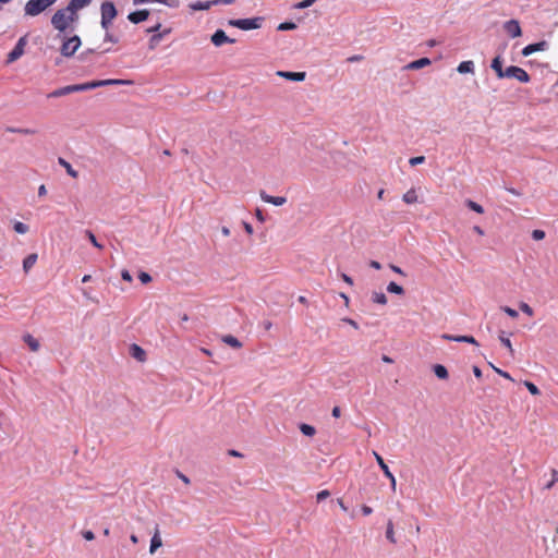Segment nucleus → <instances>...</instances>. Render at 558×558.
Returning <instances> with one entry per match:
<instances>
[{
  "label": "nucleus",
  "mask_w": 558,
  "mask_h": 558,
  "mask_svg": "<svg viewBox=\"0 0 558 558\" xmlns=\"http://www.w3.org/2000/svg\"><path fill=\"white\" fill-rule=\"evenodd\" d=\"M117 16V9L110 1H106L101 4V26L108 31L112 20Z\"/></svg>",
  "instance_id": "5"
},
{
  "label": "nucleus",
  "mask_w": 558,
  "mask_h": 558,
  "mask_svg": "<svg viewBox=\"0 0 558 558\" xmlns=\"http://www.w3.org/2000/svg\"><path fill=\"white\" fill-rule=\"evenodd\" d=\"M505 29L512 38L520 37L522 34L521 26L517 20L506 22Z\"/></svg>",
  "instance_id": "10"
},
{
  "label": "nucleus",
  "mask_w": 558,
  "mask_h": 558,
  "mask_svg": "<svg viewBox=\"0 0 558 558\" xmlns=\"http://www.w3.org/2000/svg\"><path fill=\"white\" fill-rule=\"evenodd\" d=\"M547 48H548V43L546 40H542V41H538L535 44H530V45L525 46L522 49L521 53H522V56L527 57L537 51H545V50H547Z\"/></svg>",
  "instance_id": "9"
},
{
  "label": "nucleus",
  "mask_w": 558,
  "mask_h": 558,
  "mask_svg": "<svg viewBox=\"0 0 558 558\" xmlns=\"http://www.w3.org/2000/svg\"><path fill=\"white\" fill-rule=\"evenodd\" d=\"M24 341L27 343V345L29 347V349L33 351V352H36L39 350V342L37 339H35L32 335H25L24 336Z\"/></svg>",
  "instance_id": "26"
},
{
  "label": "nucleus",
  "mask_w": 558,
  "mask_h": 558,
  "mask_svg": "<svg viewBox=\"0 0 558 558\" xmlns=\"http://www.w3.org/2000/svg\"><path fill=\"white\" fill-rule=\"evenodd\" d=\"M490 66L496 72V75L498 76V78H504L505 77V70L502 69V58H501V56L495 57L493 59V61H492Z\"/></svg>",
  "instance_id": "15"
},
{
  "label": "nucleus",
  "mask_w": 558,
  "mask_h": 558,
  "mask_svg": "<svg viewBox=\"0 0 558 558\" xmlns=\"http://www.w3.org/2000/svg\"><path fill=\"white\" fill-rule=\"evenodd\" d=\"M520 310L526 314L527 316H533L534 315V311L533 308L525 302H521L520 305H519Z\"/></svg>",
  "instance_id": "39"
},
{
  "label": "nucleus",
  "mask_w": 558,
  "mask_h": 558,
  "mask_svg": "<svg viewBox=\"0 0 558 558\" xmlns=\"http://www.w3.org/2000/svg\"><path fill=\"white\" fill-rule=\"evenodd\" d=\"M10 132L23 134V135H32L35 134V131L32 129H9Z\"/></svg>",
  "instance_id": "41"
},
{
  "label": "nucleus",
  "mask_w": 558,
  "mask_h": 558,
  "mask_svg": "<svg viewBox=\"0 0 558 558\" xmlns=\"http://www.w3.org/2000/svg\"><path fill=\"white\" fill-rule=\"evenodd\" d=\"M92 2V0H71L68 4L74 12L77 13L78 10L85 8Z\"/></svg>",
  "instance_id": "21"
},
{
  "label": "nucleus",
  "mask_w": 558,
  "mask_h": 558,
  "mask_svg": "<svg viewBox=\"0 0 558 558\" xmlns=\"http://www.w3.org/2000/svg\"><path fill=\"white\" fill-rule=\"evenodd\" d=\"M390 268H391V270H392V271H395L396 274H399V275H401V276H404V275H405V274L403 272V270H402L400 267L396 266V265H390Z\"/></svg>",
  "instance_id": "58"
},
{
  "label": "nucleus",
  "mask_w": 558,
  "mask_h": 558,
  "mask_svg": "<svg viewBox=\"0 0 558 558\" xmlns=\"http://www.w3.org/2000/svg\"><path fill=\"white\" fill-rule=\"evenodd\" d=\"M458 72L461 73V74H464V73H473L474 72V63L473 61H462L459 65H458Z\"/></svg>",
  "instance_id": "22"
},
{
  "label": "nucleus",
  "mask_w": 558,
  "mask_h": 558,
  "mask_svg": "<svg viewBox=\"0 0 558 558\" xmlns=\"http://www.w3.org/2000/svg\"><path fill=\"white\" fill-rule=\"evenodd\" d=\"M138 279L141 280L142 283H148L151 281V277L149 274L147 272H144L142 271L140 275H138Z\"/></svg>",
  "instance_id": "46"
},
{
  "label": "nucleus",
  "mask_w": 558,
  "mask_h": 558,
  "mask_svg": "<svg viewBox=\"0 0 558 558\" xmlns=\"http://www.w3.org/2000/svg\"><path fill=\"white\" fill-rule=\"evenodd\" d=\"M78 20V14L71 8L58 10L51 17L52 26L59 32H65Z\"/></svg>",
  "instance_id": "2"
},
{
  "label": "nucleus",
  "mask_w": 558,
  "mask_h": 558,
  "mask_svg": "<svg viewBox=\"0 0 558 558\" xmlns=\"http://www.w3.org/2000/svg\"><path fill=\"white\" fill-rule=\"evenodd\" d=\"M86 235L88 236L89 241L92 242V244L101 250L102 248V245L97 241L96 236L94 235V233L92 231H86Z\"/></svg>",
  "instance_id": "40"
},
{
  "label": "nucleus",
  "mask_w": 558,
  "mask_h": 558,
  "mask_svg": "<svg viewBox=\"0 0 558 558\" xmlns=\"http://www.w3.org/2000/svg\"><path fill=\"white\" fill-rule=\"evenodd\" d=\"M441 338L445 340H448V341L466 342V343L478 345L476 339L472 336H452L449 333H444L441 336Z\"/></svg>",
  "instance_id": "13"
},
{
  "label": "nucleus",
  "mask_w": 558,
  "mask_h": 558,
  "mask_svg": "<svg viewBox=\"0 0 558 558\" xmlns=\"http://www.w3.org/2000/svg\"><path fill=\"white\" fill-rule=\"evenodd\" d=\"M148 15H149V12L147 10H138V11L130 13L128 19L132 23L137 24V23H141L143 21H146Z\"/></svg>",
  "instance_id": "14"
},
{
  "label": "nucleus",
  "mask_w": 558,
  "mask_h": 558,
  "mask_svg": "<svg viewBox=\"0 0 558 558\" xmlns=\"http://www.w3.org/2000/svg\"><path fill=\"white\" fill-rule=\"evenodd\" d=\"M105 40H106V41H111V43H117V41H118V39H117V38H114V37H113L110 33H108V32L106 33Z\"/></svg>",
  "instance_id": "59"
},
{
  "label": "nucleus",
  "mask_w": 558,
  "mask_h": 558,
  "mask_svg": "<svg viewBox=\"0 0 558 558\" xmlns=\"http://www.w3.org/2000/svg\"><path fill=\"white\" fill-rule=\"evenodd\" d=\"M430 64V60L428 58H421L418 60L412 61L407 65V69L410 70H418L424 66H427Z\"/></svg>",
  "instance_id": "18"
},
{
  "label": "nucleus",
  "mask_w": 558,
  "mask_h": 558,
  "mask_svg": "<svg viewBox=\"0 0 558 558\" xmlns=\"http://www.w3.org/2000/svg\"><path fill=\"white\" fill-rule=\"evenodd\" d=\"M37 262V254H29L24 260H23V269L25 272H28V270L36 264Z\"/></svg>",
  "instance_id": "23"
},
{
  "label": "nucleus",
  "mask_w": 558,
  "mask_h": 558,
  "mask_svg": "<svg viewBox=\"0 0 558 558\" xmlns=\"http://www.w3.org/2000/svg\"><path fill=\"white\" fill-rule=\"evenodd\" d=\"M222 341L234 349H240L242 347V343L231 335L225 336Z\"/></svg>",
  "instance_id": "28"
},
{
  "label": "nucleus",
  "mask_w": 558,
  "mask_h": 558,
  "mask_svg": "<svg viewBox=\"0 0 558 558\" xmlns=\"http://www.w3.org/2000/svg\"><path fill=\"white\" fill-rule=\"evenodd\" d=\"M133 81L131 80H120V78H107V80H98V81H90L82 84H74V85H68L60 87L58 89H54L53 92L48 94V98H57L62 97L72 93L77 92H85L89 89H94L97 87L102 86H110V85H132Z\"/></svg>",
  "instance_id": "1"
},
{
  "label": "nucleus",
  "mask_w": 558,
  "mask_h": 558,
  "mask_svg": "<svg viewBox=\"0 0 558 558\" xmlns=\"http://www.w3.org/2000/svg\"><path fill=\"white\" fill-rule=\"evenodd\" d=\"M499 340H500L501 344L505 345L508 349L510 355L513 356L514 355V350L512 348L510 339L508 337H506L504 335V332H501L499 335Z\"/></svg>",
  "instance_id": "33"
},
{
  "label": "nucleus",
  "mask_w": 558,
  "mask_h": 558,
  "mask_svg": "<svg viewBox=\"0 0 558 558\" xmlns=\"http://www.w3.org/2000/svg\"><path fill=\"white\" fill-rule=\"evenodd\" d=\"M473 374L475 377L481 378L482 377V371L478 366H473Z\"/></svg>",
  "instance_id": "61"
},
{
  "label": "nucleus",
  "mask_w": 558,
  "mask_h": 558,
  "mask_svg": "<svg viewBox=\"0 0 558 558\" xmlns=\"http://www.w3.org/2000/svg\"><path fill=\"white\" fill-rule=\"evenodd\" d=\"M341 278H342V280H343L345 283H348L349 286H352V284H353V280H352V278H351L350 276H348V275H345V274H342V275H341Z\"/></svg>",
  "instance_id": "57"
},
{
  "label": "nucleus",
  "mask_w": 558,
  "mask_h": 558,
  "mask_svg": "<svg viewBox=\"0 0 558 558\" xmlns=\"http://www.w3.org/2000/svg\"><path fill=\"white\" fill-rule=\"evenodd\" d=\"M81 46V39L78 36H73V37H70L68 38L61 46V53L62 56L64 57H71L75 53V51L80 48Z\"/></svg>",
  "instance_id": "7"
},
{
  "label": "nucleus",
  "mask_w": 558,
  "mask_h": 558,
  "mask_svg": "<svg viewBox=\"0 0 558 558\" xmlns=\"http://www.w3.org/2000/svg\"><path fill=\"white\" fill-rule=\"evenodd\" d=\"M374 457L378 463V465L380 466V469L383 470L385 476H391V472L388 468V465L386 464V462L384 461L383 457L380 454H378L376 451H374Z\"/></svg>",
  "instance_id": "24"
},
{
  "label": "nucleus",
  "mask_w": 558,
  "mask_h": 558,
  "mask_svg": "<svg viewBox=\"0 0 558 558\" xmlns=\"http://www.w3.org/2000/svg\"><path fill=\"white\" fill-rule=\"evenodd\" d=\"M372 300H373L374 303H377V304H380V305L387 304V301H388L387 296L383 292H374L372 294Z\"/></svg>",
  "instance_id": "34"
},
{
  "label": "nucleus",
  "mask_w": 558,
  "mask_h": 558,
  "mask_svg": "<svg viewBox=\"0 0 558 558\" xmlns=\"http://www.w3.org/2000/svg\"><path fill=\"white\" fill-rule=\"evenodd\" d=\"M131 355L137 361L144 362L146 359L145 351L137 344L131 345Z\"/></svg>",
  "instance_id": "19"
},
{
  "label": "nucleus",
  "mask_w": 558,
  "mask_h": 558,
  "mask_svg": "<svg viewBox=\"0 0 558 558\" xmlns=\"http://www.w3.org/2000/svg\"><path fill=\"white\" fill-rule=\"evenodd\" d=\"M505 77L515 78L521 83H529L531 80L529 73L524 69L515 65H510L505 69Z\"/></svg>",
  "instance_id": "6"
},
{
  "label": "nucleus",
  "mask_w": 558,
  "mask_h": 558,
  "mask_svg": "<svg viewBox=\"0 0 558 558\" xmlns=\"http://www.w3.org/2000/svg\"><path fill=\"white\" fill-rule=\"evenodd\" d=\"M524 386L533 396H538L541 393L539 389L532 381H524Z\"/></svg>",
  "instance_id": "38"
},
{
  "label": "nucleus",
  "mask_w": 558,
  "mask_h": 558,
  "mask_svg": "<svg viewBox=\"0 0 558 558\" xmlns=\"http://www.w3.org/2000/svg\"><path fill=\"white\" fill-rule=\"evenodd\" d=\"M465 205L473 211L477 213V214H483L484 213V208L482 205L477 204L476 202L474 201H471V199H468L465 202Z\"/></svg>",
  "instance_id": "36"
},
{
  "label": "nucleus",
  "mask_w": 558,
  "mask_h": 558,
  "mask_svg": "<svg viewBox=\"0 0 558 558\" xmlns=\"http://www.w3.org/2000/svg\"><path fill=\"white\" fill-rule=\"evenodd\" d=\"M163 34H155L153 35V37L150 38V44L151 46L155 45V44H158L160 41V39L162 38Z\"/></svg>",
  "instance_id": "51"
},
{
  "label": "nucleus",
  "mask_w": 558,
  "mask_h": 558,
  "mask_svg": "<svg viewBox=\"0 0 558 558\" xmlns=\"http://www.w3.org/2000/svg\"><path fill=\"white\" fill-rule=\"evenodd\" d=\"M403 202L407 204H414L417 202V195L415 190L411 189L407 193L403 194Z\"/></svg>",
  "instance_id": "30"
},
{
  "label": "nucleus",
  "mask_w": 558,
  "mask_h": 558,
  "mask_svg": "<svg viewBox=\"0 0 558 558\" xmlns=\"http://www.w3.org/2000/svg\"><path fill=\"white\" fill-rule=\"evenodd\" d=\"M369 266L374 269H380L381 265L377 260H371Z\"/></svg>",
  "instance_id": "63"
},
{
  "label": "nucleus",
  "mask_w": 558,
  "mask_h": 558,
  "mask_svg": "<svg viewBox=\"0 0 558 558\" xmlns=\"http://www.w3.org/2000/svg\"><path fill=\"white\" fill-rule=\"evenodd\" d=\"M434 373L439 379H447L448 378V371L447 368L441 364H436L434 366Z\"/></svg>",
  "instance_id": "29"
},
{
  "label": "nucleus",
  "mask_w": 558,
  "mask_h": 558,
  "mask_svg": "<svg viewBox=\"0 0 558 558\" xmlns=\"http://www.w3.org/2000/svg\"><path fill=\"white\" fill-rule=\"evenodd\" d=\"M316 0H303L294 5L295 9H305L314 4Z\"/></svg>",
  "instance_id": "42"
},
{
  "label": "nucleus",
  "mask_w": 558,
  "mask_h": 558,
  "mask_svg": "<svg viewBox=\"0 0 558 558\" xmlns=\"http://www.w3.org/2000/svg\"><path fill=\"white\" fill-rule=\"evenodd\" d=\"M255 216H256V218H257L259 221H262V222L264 221V216H263V213H262V210H260L259 208H257V209H256V211H255Z\"/></svg>",
  "instance_id": "64"
},
{
  "label": "nucleus",
  "mask_w": 558,
  "mask_h": 558,
  "mask_svg": "<svg viewBox=\"0 0 558 558\" xmlns=\"http://www.w3.org/2000/svg\"><path fill=\"white\" fill-rule=\"evenodd\" d=\"M121 277H122L123 280H125L128 282L132 281V276H131V274L128 270H122Z\"/></svg>",
  "instance_id": "53"
},
{
  "label": "nucleus",
  "mask_w": 558,
  "mask_h": 558,
  "mask_svg": "<svg viewBox=\"0 0 558 558\" xmlns=\"http://www.w3.org/2000/svg\"><path fill=\"white\" fill-rule=\"evenodd\" d=\"M59 163L65 169L69 175H71L74 179L78 177V172L74 170L66 160H64L63 158H59Z\"/></svg>",
  "instance_id": "27"
},
{
  "label": "nucleus",
  "mask_w": 558,
  "mask_h": 558,
  "mask_svg": "<svg viewBox=\"0 0 558 558\" xmlns=\"http://www.w3.org/2000/svg\"><path fill=\"white\" fill-rule=\"evenodd\" d=\"M329 496H330L329 490H326V489H325V490H320V492L317 494L316 498H317V501H323L324 499L328 498Z\"/></svg>",
  "instance_id": "48"
},
{
  "label": "nucleus",
  "mask_w": 558,
  "mask_h": 558,
  "mask_svg": "<svg viewBox=\"0 0 558 558\" xmlns=\"http://www.w3.org/2000/svg\"><path fill=\"white\" fill-rule=\"evenodd\" d=\"M493 368L495 369V372H496L497 374H499V375H500V376H502L504 378H507V379L512 380V377L510 376V374H509V373H507V372H505V371H502V369H500V368H497V367H495V366H493Z\"/></svg>",
  "instance_id": "49"
},
{
  "label": "nucleus",
  "mask_w": 558,
  "mask_h": 558,
  "mask_svg": "<svg viewBox=\"0 0 558 558\" xmlns=\"http://www.w3.org/2000/svg\"><path fill=\"white\" fill-rule=\"evenodd\" d=\"M27 44V38L26 36H22L15 47L12 49V51L8 54V59H7V62L8 63H12L14 61H16L19 58H21L23 54H24V48Z\"/></svg>",
  "instance_id": "8"
},
{
  "label": "nucleus",
  "mask_w": 558,
  "mask_h": 558,
  "mask_svg": "<svg viewBox=\"0 0 558 558\" xmlns=\"http://www.w3.org/2000/svg\"><path fill=\"white\" fill-rule=\"evenodd\" d=\"M82 535L86 541H93L95 538V534L92 531H83Z\"/></svg>",
  "instance_id": "50"
},
{
  "label": "nucleus",
  "mask_w": 558,
  "mask_h": 558,
  "mask_svg": "<svg viewBox=\"0 0 558 558\" xmlns=\"http://www.w3.org/2000/svg\"><path fill=\"white\" fill-rule=\"evenodd\" d=\"M299 428L303 435L308 436V437H313L316 434L315 427L312 425L305 424V423H302L299 426Z\"/></svg>",
  "instance_id": "32"
},
{
  "label": "nucleus",
  "mask_w": 558,
  "mask_h": 558,
  "mask_svg": "<svg viewBox=\"0 0 558 558\" xmlns=\"http://www.w3.org/2000/svg\"><path fill=\"white\" fill-rule=\"evenodd\" d=\"M387 291L390 292V293L399 294V295L404 293L403 288L401 286H399L398 283H396V282H390L387 286Z\"/></svg>",
  "instance_id": "35"
},
{
  "label": "nucleus",
  "mask_w": 558,
  "mask_h": 558,
  "mask_svg": "<svg viewBox=\"0 0 558 558\" xmlns=\"http://www.w3.org/2000/svg\"><path fill=\"white\" fill-rule=\"evenodd\" d=\"M363 59L362 56L360 54H356V56H352L348 59L349 62H357V61H361Z\"/></svg>",
  "instance_id": "62"
},
{
  "label": "nucleus",
  "mask_w": 558,
  "mask_h": 558,
  "mask_svg": "<svg viewBox=\"0 0 558 558\" xmlns=\"http://www.w3.org/2000/svg\"><path fill=\"white\" fill-rule=\"evenodd\" d=\"M214 4V0L211 1H198L196 3H193L191 8L193 10H209Z\"/></svg>",
  "instance_id": "31"
},
{
  "label": "nucleus",
  "mask_w": 558,
  "mask_h": 558,
  "mask_svg": "<svg viewBox=\"0 0 558 558\" xmlns=\"http://www.w3.org/2000/svg\"><path fill=\"white\" fill-rule=\"evenodd\" d=\"M262 17H253V19H238V20H229L228 24L230 26L240 28L242 31H251L257 29L262 25Z\"/></svg>",
  "instance_id": "4"
},
{
  "label": "nucleus",
  "mask_w": 558,
  "mask_h": 558,
  "mask_svg": "<svg viewBox=\"0 0 558 558\" xmlns=\"http://www.w3.org/2000/svg\"><path fill=\"white\" fill-rule=\"evenodd\" d=\"M57 0H28L24 7L26 15L36 16L56 3Z\"/></svg>",
  "instance_id": "3"
},
{
  "label": "nucleus",
  "mask_w": 558,
  "mask_h": 558,
  "mask_svg": "<svg viewBox=\"0 0 558 558\" xmlns=\"http://www.w3.org/2000/svg\"><path fill=\"white\" fill-rule=\"evenodd\" d=\"M161 546H162V541H161V537H160L159 529L157 526L156 530H155V533H154V535L151 537V541H150L149 553L154 554Z\"/></svg>",
  "instance_id": "17"
},
{
  "label": "nucleus",
  "mask_w": 558,
  "mask_h": 558,
  "mask_svg": "<svg viewBox=\"0 0 558 558\" xmlns=\"http://www.w3.org/2000/svg\"><path fill=\"white\" fill-rule=\"evenodd\" d=\"M234 3V0H214V4L215 5H218V4H232Z\"/></svg>",
  "instance_id": "55"
},
{
  "label": "nucleus",
  "mask_w": 558,
  "mask_h": 558,
  "mask_svg": "<svg viewBox=\"0 0 558 558\" xmlns=\"http://www.w3.org/2000/svg\"><path fill=\"white\" fill-rule=\"evenodd\" d=\"M502 311L509 315L511 318H517L518 317V312L509 306H505L502 307Z\"/></svg>",
  "instance_id": "47"
},
{
  "label": "nucleus",
  "mask_w": 558,
  "mask_h": 558,
  "mask_svg": "<svg viewBox=\"0 0 558 558\" xmlns=\"http://www.w3.org/2000/svg\"><path fill=\"white\" fill-rule=\"evenodd\" d=\"M332 416L338 418L341 416V409L339 407H335L331 412Z\"/></svg>",
  "instance_id": "56"
},
{
  "label": "nucleus",
  "mask_w": 558,
  "mask_h": 558,
  "mask_svg": "<svg viewBox=\"0 0 558 558\" xmlns=\"http://www.w3.org/2000/svg\"><path fill=\"white\" fill-rule=\"evenodd\" d=\"M424 161H425V157L424 156H417V157H412L409 160V163L414 167V166L423 163Z\"/></svg>",
  "instance_id": "45"
},
{
  "label": "nucleus",
  "mask_w": 558,
  "mask_h": 558,
  "mask_svg": "<svg viewBox=\"0 0 558 558\" xmlns=\"http://www.w3.org/2000/svg\"><path fill=\"white\" fill-rule=\"evenodd\" d=\"M278 75L290 81L301 82L305 78V72H284L279 71Z\"/></svg>",
  "instance_id": "16"
},
{
  "label": "nucleus",
  "mask_w": 558,
  "mask_h": 558,
  "mask_svg": "<svg viewBox=\"0 0 558 558\" xmlns=\"http://www.w3.org/2000/svg\"><path fill=\"white\" fill-rule=\"evenodd\" d=\"M260 198L268 204H272L275 206H282L287 203V198L283 196H271L268 195L265 191L259 193Z\"/></svg>",
  "instance_id": "12"
},
{
  "label": "nucleus",
  "mask_w": 558,
  "mask_h": 558,
  "mask_svg": "<svg viewBox=\"0 0 558 558\" xmlns=\"http://www.w3.org/2000/svg\"><path fill=\"white\" fill-rule=\"evenodd\" d=\"M295 27H296V25L294 23L284 22V23L279 24L278 29L279 31H290V29H294Z\"/></svg>",
  "instance_id": "43"
},
{
  "label": "nucleus",
  "mask_w": 558,
  "mask_h": 558,
  "mask_svg": "<svg viewBox=\"0 0 558 558\" xmlns=\"http://www.w3.org/2000/svg\"><path fill=\"white\" fill-rule=\"evenodd\" d=\"M342 322L349 324L350 326H352L354 329H359V325L355 320L351 319V318H343Z\"/></svg>",
  "instance_id": "52"
},
{
  "label": "nucleus",
  "mask_w": 558,
  "mask_h": 558,
  "mask_svg": "<svg viewBox=\"0 0 558 558\" xmlns=\"http://www.w3.org/2000/svg\"><path fill=\"white\" fill-rule=\"evenodd\" d=\"M361 510L364 515H369L373 512V509L366 505L362 506Z\"/></svg>",
  "instance_id": "54"
},
{
  "label": "nucleus",
  "mask_w": 558,
  "mask_h": 558,
  "mask_svg": "<svg viewBox=\"0 0 558 558\" xmlns=\"http://www.w3.org/2000/svg\"><path fill=\"white\" fill-rule=\"evenodd\" d=\"M13 229L15 232L20 233V234H25L28 232L29 228L27 225L21 222V221H16L13 226Z\"/></svg>",
  "instance_id": "37"
},
{
  "label": "nucleus",
  "mask_w": 558,
  "mask_h": 558,
  "mask_svg": "<svg viewBox=\"0 0 558 558\" xmlns=\"http://www.w3.org/2000/svg\"><path fill=\"white\" fill-rule=\"evenodd\" d=\"M235 40L232 38H229L226 33L222 29H217L214 35L211 36V43L219 47L226 43L233 44Z\"/></svg>",
  "instance_id": "11"
},
{
  "label": "nucleus",
  "mask_w": 558,
  "mask_h": 558,
  "mask_svg": "<svg viewBox=\"0 0 558 558\" xmlns=\"http://www.w3.org/2000/svg\"><path fill=\"white\" fill-rule=\"evenodd\" d=\"M532 238L535 241H541L545 238V232L543 230L536 229L532 232Z\"/></svg>",
  "instance_id": "44"
},
{
  "label": "nucleus",
  "mask_w": 558,
  "mask_h": 558,
  "mask_svg": "<svg viewBox=\"0 0 558 558\" xmlns=\"http://www.w3.org/2000/svg\"><path fill=\"white\" fill-rule=\"evenodd\" d=\"M47 194V189L44 184H41L39 187H38V195L39 196H45Z\"/></svg>",
  "instance_id": "60"
},
{
  "label": "nucleus",
  "mask_w": 558,
  "mask_h": 558,
  "mask_svg": "<svg viewBox=\"0 0 558 558\" xmlns=\"http://www.w3.org/2000/svg\"><path fill=\"white\" fill-rule=\"evenodd\" d=\"M386 538L390 544H397L395 526L391 520H388L386 527Z\"/></svg>",
  "instance_id": "20"
},
{
  "label": "nucleus",
  "mask_w": 558,
  "mask_h": 558,
  "mask_svg": "<svg viewBox=\"0 0 558 558\" xmlns=\"http://www.w3.org/2000/svg\"><path fill=\"white\" fill-rule=\"evenodd\" d=\"M146 2H159L169 7H177L179 4L178 0H133L134 4H141Z\"/></svg>",
  "instance_id": "25"
}]
</instances>
